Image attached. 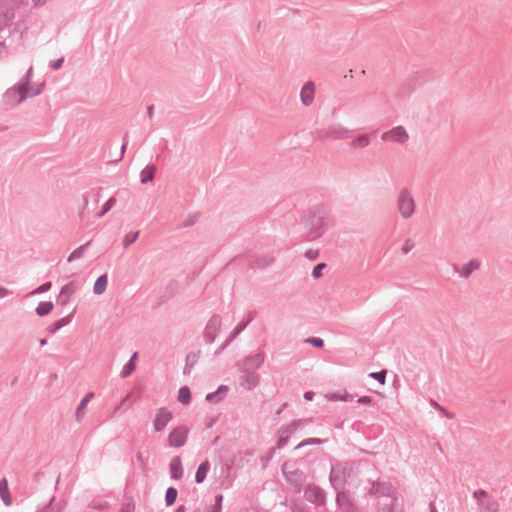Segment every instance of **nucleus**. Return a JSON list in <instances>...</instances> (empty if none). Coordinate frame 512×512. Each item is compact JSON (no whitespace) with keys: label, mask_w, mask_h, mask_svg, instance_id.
I'll use <instances>...</instances> for the list:
<instances>
[{"label":"nucleus","mask_w":512,"mask_h":512,"mask_svg":"<svg viewBox=\"0 0 512 512\" xmlns=\"http://www.w3.org/2000/svg\"><path fill=\"white\" fill-rule=\"evenodd\" d=\"M275 452V448H271L267 451L266 455L261 457V461L263 462V466L265 467L267 463L273 458Z\"/></svg>","instance_id":"obj_56"},{"label":"nucleus","mask_w":512,"mask_h":512,"mask_svg":"<svg viewBox=\"0 0 512 512\" xmlns=\"http://www.w3.org/2000/svg\"><path fill=\"white\" fill-rule=\"evenodd\" d=\"M222 396H220V394H218L217 391H214V392H211V393H208L205 397V400L209 403H213V404H217L219 403L220 401H222Z\"/></svg>","instance_id":"obj_46"},{"label":"nucleus","mask_w":512,"mask_h":512,"mask_svg":"<svg viewBox=\"0 0 512 512\" xmlns=\"http://www.w3.org/2000/svg\"><path fill=\"white\" fill-rule=\"evenodd\" d=\"M63 63H64V58H63V57H61V58H58V59H56V60H51V61L49 62V67H50L52 70H57V69H59V68H61V67H62Z\"/></svg>","instance_id":"obj_54"},{"label":"nucleus","mask_w":512,"mask_h":512,"mask_svg":"<svg viewBox=\"0 0 512 512\" xmlns=\"http://www.w3.org/2000/svg\"><path fill=\"white\" fill-rule=\"evenodd\" d=\"M136 460L138 461V463H139L141 466H143V467L145 466V460H144V458H143L142 453L138 452V453L136 454Z\"/></svg>","instance_id":"obj_64"},{"label":"nucleus","mask_w":512,"mask_h":512,"mask_svg":"<svg viewBox=\"0 0 512 512\" xmlns=\"http://www.w3.org/2000/svg\"><path fill=\"white\" fill-rule=\"evenodd\" d=\"M314 97H315L314 83L311 81L306 82L302 86L301 91H300V100H301L302 105H304L306 107L310 106L314 101Z\"/></svg>","instance_id":"obj_17"},{"label":"nucleus","mask_w":512,"mask_h":512,"mask_svg":"<svg viewBox=\"0 0 512 512\" xmlns=\"http://www.w3.org/2000/svg\"><path fill=\"white\" fill-rule=\"evenodd\" d=\"M0 496L5 505H11L12 498L9 492L8 481L6 478L0 480Z\"/></svg>","instance_id":"obj_28"},{"label":"nucleus","mask_w":512,"mask_h":512,"mask_svg":"<svg viewBox=\"0 0 512 512\" xmlns=\"http://www.w3.org/2000/svg\"><path fill=\"white\" fill-rule=\"evenodd\" d=\"M430 404H431L432 407L436 408L438 411L443 413L447 418L452 419L454 417L453 413H450L449 411H447L443 406H441L436 401L430 400Z\"/></svg>","instance_id":"obj_49"},{"label":"nucleus","mask_w":512,"mask_h":512,"mask_svg":"<svg viewBox=\"0 0 512 512\" xmlns=\"http://www.w3.org/2000/svg\"><path fill=\"white\" fill-rule=\"evenodd\" d=\"M279 434H280V436H279V438L277 440L276 448L281 449V448H283L284 446L287 445L288 440H289V436L286 435V434H282V433H279Z\"/></svg>","instance_id":"obj_52"},{"label":"nucleus","mask_w":512,"mask_h":512,"mask_svg":"<svg viewBox=\"0 0 512 512\" xmlns=\"http://www.w3.org/2000/svg\"><path fill=\"white\" fill-rule=\"evenodd\" d=\"M28 95L29 92L19 88V84H15L4 93L2 101L6 109H9L22 103L26 98H28Z\"/></svg>","instance_id":"obj_6"},{"label":"nucleus","mask_w":512,"mask_h":512,"mask_svg":"<svg viewBox=\"0 0 512 512\" xmlns=\"http://www.w3.org/2000/svg\"><path fill=\"white\" fill-rule=\"evenodd\" d=\"M108 284V275L106 273L100 275L93 285L94 294L100 295L105 292Z\"/></svg>","instance_id":"obj_27"},{"label":"nucleus","mask_w":512,"mask_h":512,"mask_svg":"<svg viewBox=\"0 0 512 512\" xmlns=\"http://www.w3.org/2000/svg\"><path fill=\"white\" fill-rule=\"evenodd\" d=\"M198 216L196 214L189 215L184 221L183 226L184 227H191L197 222Z\"/></svg>","instance_id":"obj_55"},{"label":"nucleus","mask_w":512,"mask_h":512,"mask_svg":"<svg viewBox=\"0 0 512 512\" xmlns=\"http://www.w3.org/2000/svg\"><path fill=\"white\" fill-rule=\"evenodd\" d=\"M178 496V491L175 487L170 486L165 492V504L166 506H172L175 504Z\"/></svg>","instance_id":"obj_35"},{"label":"nucleus","mask_w":512,"mask_h":512,"mask_svg":"<svg viewBox=\"0 0 512 512\" xmlns=\"http://www.w3.org/2000/svg\"><path fill=\"white\" fill-rule=\"evenodd\" d=\"M301 224L307 231L308 240L320 238L331 225L329 210L324 205H316L303 213Z\"/></svg>","instance_id":"obj_1"},{"label":"nucleus","mask_w":512,"mask_h":512,"mask_svg":"<svg viewBox=\"0 0 512 512\" xmlns=\"http://www.w3.org/2000/svg\"><path fill=\"white\" fill-rule=\"evenodd\" d=\"M235 338H232V336L230 335L226 341L218 348V350H216L215 354L218 355L220 354L223 350H225L230 344L231 342L234 340Z\"/></svg>","instance_id":"obj_57"},{"label":"nucleus","mask_w":512,"mask_h":512,"mask_svg":"<svg viewBox=\"0 0 512 512\" xmlns=\"http://www.w3.org/2000/svg\"><path fill=\"white\" fill-rule=\"evenodd\" d=\"M116 204L115 197H110L102 206L101 212L98 214V217H103L106 213H108Z\"/></svg>","instance_id":"obj_39"},{"label":"nucleus","mask_w":512,"mask_h":512,"mask_svg":"<svg viewBox=\"0 0 512 512\" xmlns=\"http://www.w3.org/2000/svg\"><path fill=\"white\" fill-rule=\"evenodd\" d=\"M383 141L392 140L397 143H405L408 139V133L403 126H396L391 130L384 132L381 136Z\"/></svg>","instance_id":"obj_14"},{"label":"nucleus","mask_w":512,"mask_h":512,"mask_svg":"<svg viewBox=\"0 0 512 512\" xmlns=\"http://www.w3.org/2000/svg\"><path fill=\"white\" fill-rule=\"evenodd\" d=\"M315 396V393L313 391H306L304 393V399L307 401H312Z\"/></svg>","instance_id":"obj_63"},{"label":"nucleus","mask_w":512,"mask_h":512,"mask_svg":"<svg viewBox=\"0 0 512 512\" xmlns=\"http://www.w3.org/2000/svg\"><path fill=\"white\" fill-rule=\"evenodd\" d=\"M200 355H201V351L200 350L192 351V352L187 354L185 362L188 365H193L194 366L197 363Z\"/></svg>","instance_id":"obj_41"},{"label":"nucleus","mask_w":512,"mask_h":512,"mask_svg":"<svg viewBox=\"0 0 512 512\" xmlns=\"http://www.w3.org/2000/svg\"><path fill=\"white\" fill-rule=\"evenodd\" d=\"M92 243V240L87 241L85 244L79 246L74 251L70 253V255L67 258L68 262H73L77 259H80L83 257L86 248Z\"/></svg>","instance_id":"obj_31"},{"label":"nucleus","mask_w":512,"mask_h":512,"mask_svg":"<svg viewBox=\"0 0 512 512\" xmlns=\"http://www.w3.org/2000/svg\"><path fill=\"white\" fill-rule=\"evenodd\" d=\"M480 266L481 261L477 258H473L465 265H463L462 268H459L458 265L453 264V270L458 273L460 277L467 279L474 271L478 270Z\"/></svg>","instance_id":"obj_16"},{"label":"nucleus","mask_w":512,"mask_h":512,"mask_svg":"<svg viewBox=\"0 0 512 512\" xmlns=\"http://www.w3.org/2000/svg\"><path fill=\"white\" fill-rule=\"evenodd\" d=\"M329 480L332 487L337 491L336 502L340 503V489L344 488L345 484V473L340 468H332Z\"/></svg>","instance_id":"obj_13"},{"label":"nucleus","mask_w":512,"mask_h":512,"mask_svg":"<svg viewBox=\"0 0 512 512\" xmlns=\"http://www.w3.org/2000/svg\"><path fill=\"white\" fill-rule=\"evenodd\" d=\"M482 512H498L499 503L493 498H487L483 505H480Z\"/></svg>","instance_id":"obj_33"},{"label":"nucleus","mask_w":512,"mask_h":512,"mask_svg":"<svg viewBox=\"0 0 512 512\" xmlns=\"http://www.w3.org/2000/svg\"><path fill=\"white\" fill-rule=\"evenodd\" d=\"M210 469V462L208 460L203 461L197 468L195 473V482L197 484L203 483L207 477V473Z\"/></svg>","instance_id":"obj_26"},{"label":"nucleus","mask_w":512,"mask_h":512,"mask_svg":"<svg viewBox=\"0 0 512 512\" xmlns=\"http://www.w3.org/2000/svg\"><path fill=\"white\" fill-rule=\"evenodd\" d=\"M170 477L179 480L183 477L182 460L179 456H174L169 463Z\"/></svg>","instance_id":"obj_18"},{"label":"nucleus","mask_w":512,"mask_h":512,"mask_svg":"<svg viewBox=\"0 0 512 512\" xmlns=\"http://www.w3.org/2000/svg\"><path fill=\"white\" fill-rule=\"evenodd\" d=\"M305 342L319 349L324 347V340L319 337H309Z\"/></svg>","instance_id":"obj_45"},{"label":"nucleus","mask_w":512,"mask_h":512,"mask_svg":"<svg viewBox=\"0 0 512 512\" xmlns=\"http://www.w3.org/2000/svg\"><path fill=\"white\" fill-rule=\"evenodd\" d=\"M216 391L218 392V394H220V396H222V398H224L227 394V392L229 391V387L227 385H219L218 388L216 389Z\"/></svg>","instance_id":"obj_59"},{"label":"nucleus","mask_w":512,"mask_h":512,"mask_svg":"<svg viewBox=\"0 0 512 512\" xmlns=\"http://www.w3.org/2000/svg\"><path fill=\"white\" fill-rule=\"evenodd\" d=\"M177 399L183 405H188L191 402V391L188 386H183L178 391Z\"/></svg>","instance_id":"obj_34"},{"label":"nucleus","mask_w":512,"mask_h":512,"mask_svg":"<svg viewBox=\"0 0 512 512\" xmlns=\"http://www.w3.org/2000/svg\"><path fill=\"white\" fill-rule=\"evenodd\" d=\"M415 201L407 188L400 190L397 199V208L403 219H409L415 212Z\"/></svg>","instance_id":"obj_5"},{"label":"nucleus","mask_w":512,"mask_h":512,"mask_svg":"<svg viewBox=\"0 0 512 512\" xmlns=\"http://www.w3.org/2000/svg\"><path fill=\"white\" fill-rule=\"evenodd\" d=\"M110 504L107 501H92L88 507L94 510L107 509Z\"/></svg>","instance_id":"obj_47"},{"label":"nucleus","mask_w":512,"mask_h":512,"mask_svg":"<svg viewBox=\"0 0 512 512\" xmlns=\"http://www.w3.org/2000/svg\"><path fill=\"white\" fill-rule=\"evenodd\" d=\"M354 130H349L340 124H333L316 131L317 138L320 140H338L348 139L354 135Z\"/></svg>","instance_id":"obj_3"},{"label":"nucleus","mask_w":512,"mask_h":512,"mask_svg":"<svg viewBox=\"0 0 512 512\" xmlns=\"http://www.w3.org/2000/svg\"><path fill=\"white\" fill-rule=\"evenodd\" d=\"M370 142L371 139L368 135H360L352 140L351 146L353 148H365L370 144Z\"/></svg>","instance_id":"obj_36"},{"label":"nucleus","mask_w":512,"mask_h":512,"mask_svg":"<svg viewBox=\"0 0 512 512\" xmlns=\"http://www.w3.org/2000/svg\"><path fill=\"white\" fill-rule=\"evenodd\" d=\"M223 495L217 494L215 496V501L213 506L211 507V510L209 512H221L222 511V503H223Z\"/></svg>","instance_id":"obj_43"},{"label":"nucleus","mask_w":512,"mask_h":512,"mask_svg":"<svg viewBox=\"0 0 512 512\" xmlns=\"http://www.w3.org/2000/svg\"><path fill=\"white\" fill-rule=\"evenodd\" d=\"M172 412L165 407H161L157 410L155 418L153 420V429L155 432H162L167 424L172 420Z\"/></svg>","instance_id":"obj_11"},{"label":"nucleus","mask_w":512,"mask_h":512,"mask_svg":"<svg viewBox=\"0 0 512 512\" xmlns=\"http://www.w3.org/2000/svg\"><path fill=\"white\" fill-rule=\"evenodd\" d=\"M473 497L477 500L478 505H483V502L489 498L488 493L483 489H478L473 492Z\"/></svg>","instance_id":"obj_42"},{"label":"nucleus","mask_w":512,"mask_h":512,"mask_svg":"<svg viewBox=\"0 0 512 512\" xmlns=\"http://www.w3.org/2000/svg\"><path fill=\"white\" fill-rule=\"evenodd\" d=\"M327 439H321V438H308L303 440L300 444H298L295 449H299L301 447L307 446V445H321L326 443Z\"/></svg>","instance_id":"obj_37"},{"label":"nucleus","mask_w":512,"mask_h":512,"mask_svg":"<svg viewBox=\"0 0 512 512\" xmlns=\"http://www.w3.org/2000/svg\"><path fill=\"white\" fill-rule=\"evenodd\" d=\"M139 234H140L139 231L130 232V233L126 234L122 241L123 246L125 248L129 247L131 244H133L138 239Z\"/></svg>","instance_id":"obj_38"},{"label":"nucleus","mask_w":512,"mask_h":512,"mask_svg":"<svg viewBox=\"0 0 512 512\" xmlns=\"http://www.w3.org/2000/svg\"><path fill=\"white\" fill-rule=\"evenodd\" d=\"M257 312L255 310L248 312V314L243 318L234 328L231 333L232 338H236L242 331L246 329V327L254 320Z\"/></svg>","instance_id":"obj_20"},{"label":"nucleus","mask_w":512,"mask_h":512,"mask_svg":"<svg viewBox=\"0 0 512 512\" xmlns=\"http://www.w3.org/2000/svg\"><path fill=\"white\" fill-rule=\"evenodd\" d=\"M1 16H5V20H7V26L14 18V11L13 9H7L4 13H0Z\"/></svg>","instance_id":"obj_58"},{"label":"nucleus","mask_w":512,"mask_h":512,"mask_svg":"<svg viewBox=\"0 0 512 512\" xmlns=\"http://www.w3.org/2000/svg\"><path fill=\"white\" fill-rule=\"evenodd\" d=\"M156 171H157L156 165H154V164L146 165L140 172V183L147 184L148 182L153 181L155 178Z\"/></svg>","instance_id":"obj_23"},{"label":"nucleus","mask_w":512,"mask_h":512,"mask_svg":"<svg viewBox=\"0 0 512 512\" xmlns=\"http://www.w3.org/2000/svg\"><path fill=\"white\" fill-rule=\"evenodd\" d=\"M128 145V140H127V134L124 136L123 138V143H122V146H121V155H120V159L123 157L125 151H126V147Z\"/></svg>","instance_id":"obj_62"},{"label":"nucleus","mask_w":512,"mask_h":512,"mask_svg":"<svg viewBox=\"0 0 512 512\" xmlns=\"http://www.w3.org/2000/svg\"><path fill=\"white\" fill-rule=\"evenodd\" d=\"M265 361V353L259 351L254 355H249L236 362L235 366L240 372L254 373Z\"/></svg>","instance_id":"obj_4"},{"label":"nucleus","mask_w":512,"mask_h":512,"mask_svg":"<svg viewBox=\"0 0 512 512\" xmlns=\"http://www.w3.org/2000/svg\"><path fill=\"white\" fill-rule=\"evenodd\" d=\"M79 284L77 281H70L62 286L56 302L58 305L66 306L70 302V298L77 292Z\"/></svg>","instance_id":"obj_12"},{"label":"nucleus","mask_w":512,"mask_h":512,"mask_svg":"<svg viewBox=\"0 0 512 512\" xmlns=\"http://www.w3.org/2000/svg\"><path fill=\"white\" fill-rule=\"evenodd\" d=\"M282 472L293 492L300 493L306 482V474L304 471L285 463L282 467Z\"/></svg>","instance_id":"obj_2"},{"label":"nucleus","mask_w":512,"mask_h":512,"mask_svg":"<svg viewBox=\"0 0 512 512\" xmlns=\"http://www.w3.org/2000/svg\"><path fill=\"white\" fill-rule=\"evenodd\" d=\"M275 262V257L268 254L254 255L251 257L248 266L250 269H265Z\"/></svg>","instance_id":"obj_15"},{"label":"nucleus","mask_w":512,"mask_h":512,"mask_svg":"<svg viewBox=\"0 0 512 512\" xmlns=\"http://www.w3.org/2000/svg\"><path fill=\"white\" fill-rule=\"evenodd\" d=\"M137 357H138V353L134 352L132 354V356L130 357V359L128 360V362L123 366V368L120 372V376L122 378H127L135 371Z\"/></svg>","instance_id":"obj_24"},{"label":"nucleus","mask_w":512,"mask_h":512,"mask_svg":"<svg viewBox=\"0 0 512 512\" xmlns=\"http://www.w3.org/2000/svg\"><path fill=\"white\" fill-rule=\"evenodd\" d=\"M44 86H45V83L42 82V83L38 84L36 87H32V90H29L28 97H34V96L40 95L43 92Z\"/></svg>","instance_id":"obj_51"},{"label":"nucleus","mask_w":512,"mask_h":512,"mask_svg":"<svg viewBox=\"0 0 512 512\" xmlns=\"http://www.w3.org/2000/svg\"><path fill=\"white\" fill-rule=\"evenodd\" d=\"M397 501L396 496H392L391 498H386L385 503H380L378 507V512H400L395 508V503Z\"/></svg>","instance_id":"obj_29"},{"label":"nucleus","mask_w":512,"mask_h":512,"mask_svg":"<svg viewBox=\"0 0 512 512\" xmlns=\"http://www.w3.org/2000/svg\"><path fill=\"white\" fill-rule=\"evenodd\" d=\"M360 404H370L372 402V398L370 396H361L357 400Z\"/></svg>","instance_id":"obj_61"},{"label":"nucleus","mask_w":512,"mask_h":512,"mask_svg":"<svg viewBox=\"0 0 512 512\" xmlns=\"http://www.w3.org/2000/svg\"><path fill=\"white\" fill-rule=\"evenodd\" d=\"M75 312H76V310L74 309L69 315H67V316L57 320L51 326H49L47 328L49 333L55 334L56 332H58L63 327H65L68 324H70L72 319H73V317H74Z\"/></svg>","instance_id":"obj_22"},{"label":"nucleus","mask_w":512,"mask_h":512,"mask_svg":"<svg viewBox=\"0 0 512 512\" xmlns=\"http://www.w3.org/2000/svg\"><path fill=\"white\" fill-rule=\"evenodd\" d=\"M353 398V396L349 393H345L343 396H338V395H334L333 396V399H339V400H342V401H351Z\"/></svg>","instance_id":"obj_60"},{"label":"nucleus","mask_w":512,"mask_h":512,"mask_svg":"<svg viewBox=\"0 0 512 512\" xmlns=\"http://www.w3.org/2000/svg\"><path fill=\"white\" fill-rule=\"evenodd\" d=\"M304 496L307 501L315 504L316 506H323L326 501L325 491L316 485H308L304 490Z\"/></svg>","instance_id":"obj_9"},{"label":"nucleus","mask_w":512,"mask_h":512,"mask_svg":"<svg viewBox=\"0 0 512 512\" xmlns=\"http://www.w3.org/2000/svg\"><path fill=\"white\" fill-rule=\"evenodd\" d=\"M304 255L307 259L314 261L319 257V251L315 249H308L305 251Z\"/></svg>","instance_id":"obj_53"},{"label":"nucleus","mask_w":512,"mask_h":512,"mask_svg":"<svg viewBox=\"0 0 512 512\" xmlns=\"http://www.w3.org/2000/svg\"><path fill=\"white\" fill-rule=\"evenodd\" d=\"M326 266H327V265H326V263H324V262H321V263L316 264V265L314 266L313 270H312V273H311L312 277H313L314 279H318V278H320V277L322 276V271H323V269H325V268H326Z\"/></svg>","instance_id":"obj_44"},{"label":"nucleus","mask_w":512,"mask_h":512,"mask_svg":"<svg viewBox=\"0 0 512 512\" xmlns=\"http://www.w3.org/2000/svg\"><path fill=\"white\" fill-rule=\"evenodd\" d=\"M94 397V393L93 392H89L85 395L84 398H82V400L80 401V403L78 404L77 408H76V420L78 422L81 421V419L83 418L84 414H85V409L88 405V403L90 402V400Z\"/></svg>","instance_id":"obj_25"},{"label":"nucleus","mask_w":512,"mask_h":512,"mask_svg":"<svg viewBox=\"0 0 512 512\" xmlns=\"http://www.w3.org/2000/svg\"><path fill=\"white\" fill-rule=\"evenodd\" d=\"M415 246V243L412 239L407 238L404 242V245L401 248V252L403 254H408Z\"/></svg>","instance_id":"obj_50"},{"label":"nucleus","mask_w":512,"mask_h":512,"mask_svg":"<svg viewBox=\"0 0 512 512\" xmlns=\"http://www.w3.org/2000/svg\"><path fill=\"white\" fill-rule=\"evenodd\" d=\"M386 375H387V370L382 369L380 371L370 373L369 377L378 381L380 384H385Z\"/></svg>","instance_id":"obj_40"},{"label":"nucleus","mask_w":512,"mask_h":512,"mask_svg":"<svg viewBox=\"0 0 512 512\" xmlns=\"http://www.w3.org/2000/svg\"><path fill=\"white\" fill-rule=\"evenodd\" d=\"M239 384L243 388L252 390L259 384V376L254 373H246L239 378Z\"/></svg>","instance_id":"obj_21"},{"label":"nucleus","mask_w":512,"mask_h":512,"mask_svg":"<svg viewBox=\"0 0 512 512\" xmlns=\"http://www.w3.org/2000/svg\"><path fill=\"white\" fill-rule=\"evenodd\" d=\"M368 494L370 496H375L377 498H391L392 496H395L396 491L393 485L389 482L374 481L372 482L371 487L368 490Z\"/></svg>","instance_id":"obj_7"},{"label":"nucleus","mask_w":512,"mask_h":512,"mask_svg":"<svg viewBox=\"0 0 512 512\" xmlns=\"http://www.w3.org/2000/svg\"><path fill=\"white\" fill-rule=\"evenodd\" d=\"M309 422V419L293 420L291 423L281 426L279 429V433L290 436L291 434L295 433L300 427L304 426Z\"/></svg>","instance_id":"obj_19"},{"label":"nucleus","mask_w":512,"mask_h":512,"mask_svg":"<svg viewBox=\"0 0 512 512\" xmlns=\"http://www.w3.org/2000/svg\"><path fill=\"white\" fill-rule=\"evenodd\" d=\"M189 429L186 426H178L174 428L169 436L168 443L171 447L180 448L186 444Z\"/></svg>","instance_id":"obj_10"},{"label":"nucleus","mask_w":512,"mask_h":512,"mask_svg":"<svg viewBox=\"0 0 512 512\" xmlns=\"http://www.w3.org/2000/svg\"><path fill=\"white\" fill-rule=\"evenodd\" d=\"M221 328V317L217 314H214L207 322L205 329L203 331V336L205 342L207 344L214 343L217 334L219 333Z\"/></svg>","instance_id":"obj_8"},{"label":"nucleus","mask_w":512,"mask_h":512,"mask_svg":"<svg viewBox=\"0 0 512 512\" xmlns=\"http://www.w3.org/2000/svg\"><path fill=\"white\" fill-rule=\"evenodd\" d=\"M52 287V283L51 282H45L43 284H41L40 286H38L37 288H35L31 294L32 295H35V294H41V293H45L47 291H49Z\"/></svg>","instance_id":"obj_48"},{"label":"nucleus","mask_w":512,"mask_h":512,"mask_svg":"<svg viewBox=\"0 0 512 512\" xmlns=\"http://www.w3.org/2000/svg\"><path fill=\"white\" fill-rule=\"evenodd\" d=\"M32 77H33V67L30 66L27 73L17 83V84H19V88H22L23 90H26L27 92H29V90H32V86H30Z\"/></svg>","instance_id":"obj_32"},{"label":"nucleus","mask_w":512,"mask_h":512,"mask_svg":"<svg viewBox=\"0 0 512 512\" xmlns=\"http://www.w3.org/2000/svg\"><path fill=\"white\" fill-rule=\"evenodd\" d=\"M54 308V304L52 301H42L38 304V306L35 309L36 314L39 317H44L51 313V311Z\"/></svg>","instance_id":"obj_30"}]
</instances>
